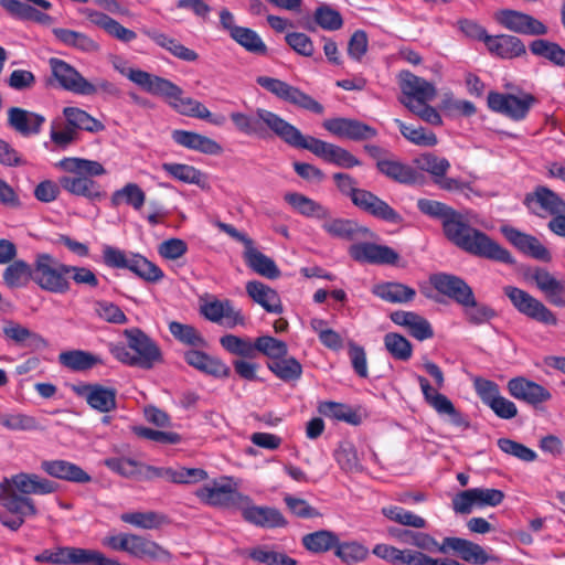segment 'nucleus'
<instances>
[{"label": "nucleus", "instance_id": "obj_56", "mask_svg": "<svg viewBox=\"0 0 565 565\" xmlns=\"http://www.w3.org/2000/svg\"><path fill=\"white\" fill-rule=\"evenodd\" d=\"M146 201V194L142 189L136 183H127L119 190H116L110 198L113 206H119L126 203L139 211Z\"/></svg>", "mask_w": 565, "mask_h": 565}, {"label": "nucleus", "instance_id": "obj_12", "mask_svg": "<svg viewBox=\"0 0 565 565\" xmlns=\"http://www.w3.org/2000/svg\"><path fill=\"white\" fill-rule=\"evenodd\" d=\"M257 84L264 89L268 90L277 98L295 105L299 108L312 111L315 114H322L324 108L323 106L313 99L311 96L300 90L298 87L289 85L288 83L269 77V76H259L256 79Z\"/></svg>", "mask_w": 565, "mask_h": 565}, {"label": "nucleus", "instance_id": "obj_36", "mask_svg": "<svg viewBox=\"0 0 565 565\" xmlns=\"http://www.w3.org/2000/svg\"><path fill=\"white\" fill-rule=\"evenodd\" d=\"M246 292L254 302L262 306L267 312L279 315L284 311L278 292L264 282L258 280L248 281Z\"/></svg>", "mask_w": 565, "mask_h": 565}, {"label": "nucleus", "instance_id": "obj_32", "mask_svg": "<svg viewBox=\"0 0 565 565\" xmlns=\"http://www.w3.org/2000/svg\"><path fill=\"white\" fill-rule=\"evenodd\" d=\"M41 468L51 477L70 482L88 483L92 480L79 466L67 460H44Z\"/></svg>", "mask_w": 565, "mask_h": 565}, {"label": "nucleus", "instance_id": "obj_19", "mask_svg": "<svg viewBox=\"0 0 565 565\" xmlns=\"http://www.w3.org/2000/svg\"><path fill=\"white\" fill-rule=\"evenodd\" d=\"M504 499V493L498 489L472 488L458 493L452 500L457 513L468 514L472 507H497Z\"/></svg>", "mask_w": 565, "mask_h": 565}, {"label": "nucleus", "instance_id": "obj_54", "mask_svg": "<svg viewBox=\"0 0 565 565\" xmlns=\"http://www.w3.org/2000/svg\"><path fill=\"white\" fill-rule=\"evenodd\" d=\"M374 294L388 302H407L411 301L415 295V289L399 284V282H385L375 287Z\"/></svg>", "mask_w": 565, "mask_h": 565}, {"label": "nucleus", "instance_id": "obj_45", "mask_svg": "<svg viewBox=\"0 0 565 565\" xmlns=\"http://www.w3.org/2000/svg\"><path fill=\"white\" fill-rule=\"evenodd\" d=\"M161 168L167 174L183 183L195 184L200 188H205L207 184L206 175L193 166L166 162Z\"/></svg>", "mask_w": 565, "mask_h": 565}, {"label": "nucleus", "instance_id": "obj_55", "mask_svg": "<svg viewBox=\"0 0 565 565\" xmlns=\"http://www.w3.org/2000/svg\"><path fill=\"white\" fill-rule=\"evenodd\" d=\"M529 49L535 56L544 57L557 66H565V50L555 42L537 39L530 43Z\"/></svg>", "mask_w": 565, "mask_h": 565}, {"label": "nucleus", "instance_id": "obj_47", "mask_svg": "<svg viewBox=\"0 0 565 565\" xmlns=\"http://www.w3.org/2000/svg\"><path fill=\"white\" fill-rule=\"evenodd\" d=\"M34 265L31 266L22 259L13 260L4 269L2 278L9 288H21L33 281Z\"/></svg>", "mask_w": 565, "mask_h": 565}, {"label": "nucleus", "instance_id": "obj_48", "mask_svg": "<svg viewBox=\"0 0 565 565\" xmlns=\"http://www.w3.org/2000/svg\"><path fill=\"white\" fill-rule=\"evenodd\" d=\"M58 362L68 370L82 372L90 370L98 364L100 360L98 356L87 351L70 350L60 353Z\"/></svg>", "mask_w": 565, "mask_h": 565}, {"label": "nucleus", "instance_id": "obj_59", "mask_svg": "<svg viewBox=\"0 0 565 565\" xmlns=\"http://www.w3.org/2000/svg\"><path fill=\"white\" fill-rule=\"evenodd\" d=\"M247 52L258 55L267 53V46L259 34L253 29L241 26L231 38Z\"/></svg>", "mask_w": 565, "mask_h": 565}, {"label": "nucleus", "instance_id": "obj_40", "mask_svg": "<svg viewBox=\"0 0 565 565\" xmlns=\"http://www.w3.org/2000/svg\"><path fill=\"white\" fill-rule=\"evenodd\" d=\"M284 200L294 209V211L308 218H316L320 221L330 214V210L327 206L298 192L286 193L284 195Z\"/></svg>", "mask_w": 565, "mask_h": 565}, {"label": "nucleus", "instance_id": "obj_20", "mask_svg": "<svg viewBox=\"0 0 565 565\" xmlns=\"http://www.w3.org/2000/svg\"><path fill=\"white\" fill-rule=\"evenodd\" d=\"M507 388L512 397L533 407H539L552 398V394L546 387L524 376L509 380Z\"/></svg>", "mask_w": 565, "mask_h": 565}, {"label": "nucleus", "instance_id": "obj_13", "mask_svg": "<svg viewBox=\"0 0 565 565\" xmlns=\"http://www.w3.org/2000/svg\"><path fill=\"white\" fill-rule=\"evenodd\" d=\"M488 107L505 117L520 121L526 118L530 109L537 103L535 96L523 93L520 96L490 92L487 98Z\"/></svg>", "mask_w": 565, "mask_h": 565}, {"label": "nucleus", "instance_id": "obj_50", "mask_svg": "<svg viewBox=\"0 0 565 565\" xmlns=\"http://www.w3.org/2000/svg\"><path fill=\"white\" fill-rule=\"evenodd\" d=\"M401 135L411 143L419 147H435L438 143L437 136L424 127L407 125L401 119H394Z\"/></svg>", "mask_w": 565, "mask_h": 565}, {"label": "nucleus", "instance_id": "obj_22", "mask_svg": "<svg viewBox=\"0 0 565 565\" xmlns=\"http://www.w3.org/2000/svg\"><path fill=\"white\" fill-rule=\"evenodd\" d=\"M201 313L211 322L223 324L233 329L245 324V317L242 311L234 307L228 299L212 300L201 306Z\"/></svg>", "mask_w": 565, "mask_h": 565}, {"label": "nucleus", "instance_id": "obj_3", "mask_svg": "<svg viewBox=\"0 0 565 565\" xmlns=\"http://www.w3.org/2000/svg\"><path fill=\"white\" fill-rule=\"evenodd\" d=\"M116 68L120 74L147 93L164 98L177 113L183 116L207 120L214 125L223 124V117H213L212 113L201 102L184 96L183 89L171 81L126 65H122V67L116 66Z\"/></svg>", "mask_w": 565, "mask_h": 565}, {"label": "nucleus", "instance_id": "obj_8", "mask_svg": "<svg viewBox=\"0 0 565 565\" xmlns=\"http://www.w3.org/2000/svg\"><path fill=\"white\" fill-rule=\"evenodd\" d=\"M67 270L68 265L61 263L51 254H38L34 259L33 282L44 291L66 294L71 288Z\"/></svg>", "mask_w": 565, "mask_h": 565}, {"label": "nucleus", "instance_id": "obj_27", "mask_svg": "<svg viewBox=\"0 0 565 565\" xmlns=\"http://www.w3.org/2000/svg\"><path fill=\"white\" fill-rule=\"evenodd\" d=\"M45 117L20 107L8 110V125L23 137L36 136L41 132Z\"/></svg>", "mask_w": 565, "mask_h": 565}, {"label": "nucleus", "instance_id": "obj_39", "mask_svg": "<svg viewBox=\"0 0 565 565\" xmlns=\"http://www.w3.org/2000/svg\"><path fill=\"white\" fill-rule=\"evenodd\" d=\"M142 33L160 47L170 52L174 57L185 62H194L199 58L195 51L184 46L177 39H173L157 29H143Z\"/></svg>", "mask_w": 565, "mask_h": 565}, {"label": "nucleus", "instance_id": "obj_42", "mask_svg": "<svg viewBox=\"0 0 565 565\" xmlns=\"http://www.w3.org/2000/svg\"><path fill=\"white\" fill-rule=\"evenodd\" d=\"M377 170L388 179L402 184H415L419 181V173L411 166L398 160H379Z\"/></svg>", "mask_w": 565, "mask_h": 565}, {"label": "nucleus", "instance_id": "obj_49", "mask_svg": "<svg viewBox=\"0 0 565 565\" xmlns=\"http://www.w3.org/2000/svg\"><path fill=\"white\" fill-rule=\"evenodd\" d=\"M126 269L148 282H157L163 278V271L140 254L130 253Z\"/></svg>", "mask_w": 565, "mask_h": 565}, {"label": "nucleus", "instance_id": "obj_9", "mask_svg": "<svg viewBox=\"0 0 565 565\" xmlns=\"http://www.w3.org/2000/svg\"><path fill=\"white\" fill-rule=\"evenodd\" d=\"M195 495L205 504L239 511L249 501V497L239 492L237 483L230 477L204 484L196 490Z\"/></svg>", "mask_w": 565, "mask_h": 565}, {"label": "nucleus", "instance_id": "obj_18", "mask_svg": "<svg viewBox=\"0 0 565 565\" xmlns=\"http://www.w3.org/2000/svg\"><path fill=\"white\" fill-rule=\"evenodd\" d=\"M416 380L420 386L425 402L434 408L438 415L448 416L450 423L457 427L466 428L469 426L466 417L456 409L452 402L446 395L438 393L426 377L416 375Z\"/></svg>", "mask_w": 565, "mask_h": 565}, {"label": "nucleus", "instance_id": "obj_26", "mask_svg": "<svg viewBox=\"0 0 565 565\" xmlns=\"http://www.w3.org/2000/svg\"><path fill=\"white\" fill-rule=\"evenodd\" d=\"M354 205L370 215L392 224H398L403 220L398 212L367 190L356 193Z\"/></svg>", "mask_w": 565, "mask_h": 565}, {"label": "nucleus", "instance_id": "obj_35", "mask_svg": "<svg viewBox=\"0 0 565 565\" xmlns=\"http://www.w3.org/2000/svg\"><path fill=\"white\" fill-rule=\"evenodd\" d=\"M320 221L323 231L334 238L353 241L370 233L369 228L358 225L352 220L331 217V213Z\"/></svg>", "mask_w": 565, "mask_h": 565}, {"label": "nucleus", "instance_id": "obj_57", "mask_svg": "<svg viewBox=\"0 0 565 565\" xmlns=\"http://www.w3.org/2000/svg\"><path fill=\"white\" fill-rule=\"evenodd\" d=\"M319 413L326 417L342 420L351 425L361 423L360 415L350 406L335 402H321L319 404Z\"/></svg>", "mask_w": 565, "mask_h": 565}, {"label": "nucleus", "instance_id": "obj_10", "mask_svg": "<svg viewBox=\"0 0 565 565\" xmlns=\"http://www.w3.org/2000/svg\"><path fill=\"white\" fill-rule=\"evenodd\" d=\"M296 134L298 136L294 137L290 145L294 148L306 149L317 157H320L328 162L345 169L361 164V161L356 157L339 146L329 143L315 137H306L298 128Z\"/></svg>", "mask_w": 565, "mask_h": 565}, {"label": "nucleus", "instance_id": "obj_30", "mask_svg": "<svg viewBox=\"0 0 565 565\" xmlns=\"http://www.w3.org/2000/svg\"><path fill=\"white\" fill-rule=\"evenodd\" d=\"M128 554L143 561L168 563L172 559L171 553L154 541L131 534Z\"/></svg>", "mask_w": 565, "mask_h": 565}, {"label": "nucleus", "instance_id": "obj_33", "mask_svg": "<svg viewBox=\"0 0 565 565\" xmlns=\"http://www.w3.org/2000/svg\"><path fill=\"white\" fill-rule=\"evenodd\" d=\"M184 361L198 371L214 377H226L230 367L220 359L209 355L200 350H188L183 354Z\"/></svg>", "mask_w": 565, "mask_h": 565}, {"label": "nucleus", "instance_id": "obj_52", "mask_svg": "<svg viewBox=\"0 0 565 565\" xmlns=\"http://www.w3.org/2000/svg\"><path fill=\"white\" fill-rule=\"evenodd\" d=\"M52 32L60 42L67 46L83 52H95L98 50V44L84 33L63 28H55Z\"/></svg>", "mask_w": 565, "mask_h": 565}, {"label": "nucleus", "instance_id": "obj_25", "mask_svg": "<svg viewBox=\"0 0 565 565\" xmlns=\"http://www.w3.org/2000/svg\"><path fill=\"white\" fill-rule=\"evenodd\" d=\"M241 512L243 519L255 526L276 529L285 527L288 524L287 520L278 509L273 507L254 505L250 498L249 501L243 505Z\"/></svg>", "mask_w": 565, "mask_h": 565}, {"label": "nucleus", "instance_id": "obj_46", "mask_svg": "<svg viewBox=\"0 0 565 565\" xmlns=\"http://www.w3.org/2000/svg\"><path fill=\"white\" fill-rule=\"evenodd\" d=\"M388 533L391 536L399 540L403 543L412 544L417 548L435 553L439 547V543L428 533L414 532L411 530H402L397 527H390Z\"/></svg>", "mask_w": 565, "mask_h": 565}, {"label": "nucleus", "instance_id": "obj_41", "mask_svg": "<svg viewBox=\"0 0 565 565\" xmlns=\"http://www.w3.org/2000/svg\"><path fill=\"white\" fill-rule=\"evenodd\" d=\"M86 15L92 23L99 26L107 34L120 42L129 43L137 38L135 31L125 28L118 21L103 12L86 10Z\"/></svg>", "mask_w": 565, "mask_h": 565}, {"label": "nucleus", "instance_id": "obj_63", "mask_svg": "<svg viewBox=\"0 0 565 565\" xmlns=\"http://www.w3.org/2000/svg\"><path fill=\"white\" fill-rule=\"evenodd\" d=\"M268 369L285 382L296 381L302 374V366L295 358H280L268 363Z\"/></svg>", "mask_w": 565, "mask_h": 565}, {"label": "nucleus", "instance_id": "obj_4", "mask_svg": "<svg viewBox=\"0 0 565 565\" xmlns=\"http://www.w3.org/2000/svg\"><path fill=\"white\" fill-rule=\"evenodd\" d=\"M430 284L437 291L461 306L468 323L481 326L497 317V311L491 306L477 301L472 288L462 278L439 273L430 277Z\"/></svg>", "mask_w": 565, "mask_h": 565}, {"label": "nucleus", "instance_id": "obj_29", "mask_svg": "<svg viewBox=\"0 0 565 565\" xmlns=\"http://www.w3.org/2000/svg\"><path fill=\"white\" fill-rule=\"evenodd\" d=\"M2 332L7 340L34 351L43 350L49 347L47 340L40 333L31 331L26 327L12 320L4 321Z\"/></svg>", "mask_w": 565, "mask_h": 565}, {"label": "nucleus", "instance_id": "obj_58", "mask_svg": "<svg viewBox=\"0 0 565 565\" xmlns=\"http://www.w3.org/2000/svg\"><path fill=\"white\" fill-rule=\"evenodd\" d=\"M120 520L139 529L153 530L166 523V515L154 512H128L120 515Z\"/></svg>", "mask_w": 565, "mask_h": 565}, {"label": "nucleus", "instance_id": "obj_6", "mask_svg": "<svg viewBox=\"0 0 565 565\" xmlns=\"http://www.w3.org/2000/svg\"><path fill=\"white\" fill-rule=\"evenodd\" d=\"M127 340L125 344H114L110 353L121 363L128 366H137L150 370L154 364L162 362V352L154 340L139 328L124 330Z\"/></svg>", "mask_w": 565, "mask_h": 565}, {"label": "nucleus", "instance_id": "obj_17", "mask_svg": "<svg viewBox=\"0 0 565 565\" xmlns=\"http://www.w3.org/2000/svg\"><path fill=\"white\" fill-rule=\"evenodd\" d=\"M449 551H452L463 562L475 565L500 561L498 556L489 554L481 545L461 537L448 536L443 540L437 552L447 554Z\"/></svg>", "mask_w": 565, "mask_h": 565}, {"label": "nucleus", "instance_id": "obj_21", "mask_svg": "<svg viewBox=\"0 0 565 565\" xmlns=\"http://www.w3.org/2000/svg\"><path fill=\"white\" fill-rule=\"evenodd\" d=\"M322 125L332 135L354 141L369 140L377 136L375 128L358 119L339 117L327 119Z\"/></svg>", "mask_w": 565, "mask_h": 565}, {"label": "nucleus", "instance_id": "obj_14", "mask_svg": "<svg viewBox=\"0 0 565 565\" xmlns=\"http://www.w3.org/2000/svg\"><path fill=\"white\" fill-rule=\"evenodd\" d=\"M49 65L52 76L63 89L83 96H90L97 93L94 84L88 82L75 67L65 61L51 57Z\"/></svg>", "mask_w": 565, "mask_h": 565}, {"label": "nucleus", "instance_id": "obj_61", "mask_svg": "<svg viewBox=\"0 0 565 565\" xmlns=\"http://www.w3.org/2000/svg\"><path fill=\"white\" fill-rule=\"evenodd\" d=\"M169 331L179 342L183 344L193 348H203L206 345L205 339L191 324H183L181 322L171 321L169 323Z\"/></svg>", "mask_w": 565, "mask_h": 565}, {"label": "nucleus", "instance_id": "obj_38", "mask_svg": "<svg viewBox=\"0 0 565 565\" xmlns=\"http://www.w3.org/2000/svg\"><path fill=\"white\" fill-rule=\"evenodd\" d=\"M172 139L178 145L205 154H220L222 147L213 139L188 130H174Z\"/></svg>", "mask_w": 565, "mask_h": 565}, {"label": "nucleus", "instance_id": "obj_28", "mask_svg": "<svg viewBox=\"0 0 565 565\" xmlns=\"http://www.w3.org/2000/svg\"><path fill=\"white\" fill-rule=\"evenodd\" d=\"M486 47L490 54L504 58V60H513L516 57H521L526 54V46L523 41L511 34H499V35H490L487 38Z\"/></svg>", "mask_w": 565, "mask_h": 565}, {"label": "nucleus", "instance_id": "obj_2", "mask_svg": "<svg viewBox=\"0 0 565 565\" xmlns=\"http://www.w3.org/2000/svg\"><path fill=\"white\" fill-rule=\"evenodd\" d=\"M57 484L35 473L20 472L0 482V523L11 531H18L26 516L36 515L38 510L30 494H50Z\"/></svg>", "mask_w": 565, "mask_h": 565}, {"label": "nucleus", "instance_id": "obj_15", "mask_svg": "<svg viewBox=\"0 0 565 565\" xmlns=\"http://www.w3.org/2000/svg\"><path fill=\"white\" fill-rule=\"evenodd\" d=\"M494 20L510 32L542 36L548 33V28L531 14L513 9H501L494 13Z\"/></svg>", "mask_w": 565, "mask_h": 565}, {"label": "nucleus", "instance_id": "obj_51", "mask_svg": "<svg viewBox=\"0 0 565 565\" xmlns=\"http://www.w3.org/2000/svg\"><path fill=\"white\" fill-rule=\"evenodd\" d=\"M63 114L67 124L73 129H82L89 132H99L105 129V126L85 110L77 107H65Z\"/></svg>", "mask_w": 565, "mask_h": 565}, {"label": "nucleus", "instance_id": "obj_16", "mask_svg": "<svg viewBox=\"0 0 565 565\" xmlns=\"http://www.w3.org/2000/svg\"><path fill=\"white\" fill-rule=\"evenodd\" d=\"M523 204L531 214L542 218L565 212V200L545 185H537L526 193Z\"/></svg>", "mask_w": 565, "mask_h": 565}, {"label": "nucleus", "instance_id": "obj_62", "mask_svg": "<svg viewBox=\"0 0 565 565\" xmlns=\"http://www.w3.org/2000/svg\"><path fill=\"white\" fill-rule=\"evenodd\" d=\"M386 351L398 361H408L413 354L412 343L402 334L388 332L384 335Z\"/></svg>", "mask_w": 565, "mask_h": 565}, {"label": "nucleus", "instance_id": "obj_43", "mask_svg": "<svg viewBox=\"0 0 565 565\" xmlns=\"http://www.w3.org/2000/svg\"><path fill=\"white\" fill-rule=\"evenodd\" d=\"M244 258L250 269L268 279H276L280 276V270L275 262L256 249L254 243L245 248Z\"/></svg>", "mask_w": 565, "mask_h": 565}, {"label": "nucleus", "instance_id": "obj_37", "mask_svg": "<svg viewBox=\"0 0 565 565\" xmlns=\"http://www.w3.org/2000/svg\"><path fill=\"white\" fill-rule=\"evenodd\" d=\"M79 394L85 397L92 408L100 413H108L116 408L117 392L115 388L88 384L83 386Z\"/></svg>", "mask_w": 565, "mask_h": 565}, {"label": "nucleus", "instance_id": "obj_31", "mask_svg": "<svg viewBox=\"0 0 565 565\" xmlns=\"http://www.w3.org/2000/svg\"><path fill=\"white\" fill-rule=\"evenodd\" d=\"M536 287L546 299L556 307H565V279H557L546 269L539 268L533 273Z\"/></svg>", "mask_w": 565, "mask_h": 565}, {"label": "nucleus", "instance_id": "obj_64", "mask_svg": "<svg viewBox=\"0 0 565 565\" xmlns=\"http://www.w3.org/2000/svg\"><path fill=\"white\" fill-rule=\"evenodd\" d=\"M220 343L222 348L231 354L247 359L255 358V342L253 343L248 338L225 334L221 337Z\"/></svg>", "mask_w": 565, "mask_h": 565}, {"label": "nucleus", "instance_id": "obj_23", "mask_svg": "<svg viewBox=\"0 0 565 565\" xmlns=\"http://www.w3.org/2000/svg\"><path fill=\"white\" fill-rule=\"evenodd\" d=\"M401 89L403 97L399 100L405 107L407 100H412L414 104H422L434 100L437 95L434 84L411 72H403L401 74Z\"/></svg>", "mask_w": 565, "mask_h": 565}, {"label": "nucleus", "instance_id": "obj_44", "mask_svg": "<svg viewBox=\"0 0 565 565\" xmlns=\"http://www.w3.org/2000/svg\"><path fill=\"white\" fill-rule=\"evenodd\" d=\"M339 536L329 530H319L302 536V546L313 554L327 553L331 550L335 552Z\"/></svg>", "mask_w": 565, "mask_h": 565}, {"label": "nucleus", "instance_id": "obj_5", "mask_svg": "<svg viewBox=\"0 0 565 565\" xmlns=\"http://www.w3.org/2000/svg\"><path fill=\"white\" fill-rule=\"evenodd\" d=\"M55 166L70 173L58 180L60 185L66 192L92 201L104 196L102 186L93 180L94 177L106 173V169L100 162L71 157L60 160Z\"/></svg>", "mask_w": 565, "mask_h": 565}, {"label": "nucleus", "instance_id": "obj_53", "mask_svg": "<svg viewBox=\"0 0 565 565\" xmlns=\"http://www.w3.org/2000/svg\"><path fill=\"white\" fill-rule=\"evenodd\" d=\"M0 425L12 431H35L43 429L38 418L24 413L0 414Z\"/></svg>", "mask_w": 565, "mask_h": 565}, {"label": "nucleus", "instance_id": "obj_7", "mask_svg": "<svg viewBox=\"0 0 565 565\" xmlns=\"http://www.w3.org/2000/svg\"><path fill=\"white\" fill-rule=\"evenodd\" d=\"M230 117L236 129L248 136L262 137L268 128L289 146L294 137L298 136L296 134L297 128L294 125L267 109L258 108L253 116L244 113H232Z\"/></svg>", "mask_w": 565, "mask_h": 565}, {"label": "nucleus", "instance_id": "obj_24", "mask_svg": "<svg viewBox=\"0 0 565 565\" xmlns=\"http://www.w3.org/2000/svg\"><path fill=\"white\" fill-rule=\"evenodd\" d=\"M351 257L360 263L394 265L399 256L386 245H377L374 243H358L350 247Z\"/></svg>", "mask_w": 565, "mask_h": 565}, {"label": "nucleus", "instance_id": "obj_11", "mask_svg": "<svg viewBox=\"0 0 565 565\" xmlns=\"http://www.w3.org/2000/svg\"><path fill=\"white\" fill-rule=\"evenodd\" d=\"M503 292L521 315L544 326L556 327L558 324L557 316L527 291L514 286H505Z\"/></svg>", "mask_w": 565, "mask_h": 565}, {"label": "nucleus", "instance_id": "obj_1", "mask_svg": "<svg viewBox=\"0 0 565 565\" xmlns=\"http://www.w3.org/2000/svg\"><path fill=\"white\" fill-rule=\"evenodd\" d=\"M417 209L423 214L440 221L445 237L466 253L503 264L514 263L511 253L486 233L472 227L466 214L430 199H419Z\"/></svg>", "mask_w": 565, "mask_h": 565}, {"label": "nucleus", "instance_id": "obj_60", "mask_svg": "<svg viewBox=\"0 0 565 565\" xmlns=\"http://www.w3.org/2000/svg\"><path fill=\"white\" fill-rule=\"evenodd\" d=\"M334 555L347 565L363 562L369 556V548L356 541L341 542L339 540Z\"/></svg>", "mask_w": 565, "mask_h": 565}, {"label": "nucleus", "instance_id": "obj_34", "mask_svg": "<svg viewBox=\"0 0 565 565\" xmlns=\"http://www.w3.org/2000/svg\"><path fill=\"white\" fill-rule=\"evenodd\" d=\"M391 320L401 327L407 328L409 334L419 341L433 338L434 331L427 319L412 311H394Z\"/></svg>", "mask_w": 565, "mask_h": 565}]
</instances>
